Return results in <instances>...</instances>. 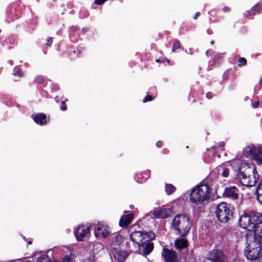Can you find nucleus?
Masks as SVG:
<instances>
[{
	"instance_id": "8",
	"label": "nucleus",
	"mask_w": 262,
	"mask_h": 262,
	"mask_svg": "<svg viewBox=\"0 0 262 262\" xmlns=\"http://www.w3.org/2000/svg\"><path fill=\"white\" fill-rule=\"evenodd\" d=\"M262 249V245L259 242H253L250 245V250L247 251L246 255L248 259L254 260L259 257Z\"/></svg>"
},
{
	"instance_id": "2",
	"label": "nucleus",
	"mask_w": 262,
	"mask_h": 262,
	"mask_svg": "<svg viewBox=\"0 0 262 262\" xmlns=\"http://www.w3.org/2000/svg\"><path fill=\"white\" fill-rule=\"evenodd\" d=\"M237 176L242 184L247 187L254 186L259 179L255 166L252 164L242 163Z\"/></svg>"
},
{
	"instance_id": "27",
	"label": "nucleus",
	"mask_w": 262,
	"mask_h": 262,
	"mask_svg": "<svg viewBox=\"0 0 262 262\" xmlns=\"http://www.w3.org/2000/svg\"><path fill=\"white\" fill-rule=\"evenodd\" d=\"M38 262H43V261H40ZM54 262H73V260L72 258H71L70 257L67 256L64 258V259L62 261H54Z\"/></svg>"
},
{
	"instance_id": "16",
	"label": "nucleus",
	"mask_w": 262,
	"mask_h": 262,
	"mask_svg": "<svg viewBox=\"0 0 262 262\" xmlns=\"http://www.w3.org/2000/svg\"><path fill=\"white\" fill-rule=\"evenodd\" d=\"M254 233V239L256 242H259L262 245V222L254 227L252 230H249Z\"/></svg>"
},
{
	"instance_id": "5",
	"label": "nucleus",
	"mask_w": 262,
	"mask_h": 262,
	"mask_svg": "<svg viewBox=\"0 0 262 262\" xmlns=\"http://www.w3.org/2000/svg\"><path fill=\"white\" fill-rule=\"evenodd\" d=\"M210 189L208 185L201 184L192 190L190 199L194 203L201 204L210 198Z\"/></svg>"
},
{
	"instance_id": "32",
	"label": "nucleus",
	"mask_w": 262,
	"mask_h": 262,
	"mask_svg": "<svg viewBox=\"0 0 262 262\" xmlns=\"http://www.w3.org/2000/svg\"><path fill=\"white\" fill-rule=\"evenodd\" d=\"M230 10V8H229V7H225L223 8V11H224V12H229Z\"/></svg>"
},
{
	"instance_id": "26",
	"label": "nucleus",
	"mask_w": 262,
	"mask_h": 262,
	"mask_svg": "<svg viewBox=\"0 0 262 262\" xmlns=\"http://www.w3.org/2000/svg\"><path fill=\"white\" fill-rule=\"evenodd\" d=\"M247 63V60L244 58H239L238 60V65L240 67L246 65Z\"/></svg>"
},
{
	"instance_id": "33",
	"label": "nucleus",
	"mask_w": 262,
	"mask_h": 262,
	"mask_svg": "<svg viewBox=\"0 0 262 262\" xmlns=\"http://www.w3.org/2000/svg\"><path fill=\"white\" fill-rule=\"evenodd\" d=\"M259 104V102L258 101L256 102L253 104V107L254 108H257Z\"/></svg>"
},
{
	"instance_id": "9",
	"label": "nucleus",
	"mask_w": 262,
	"mask_h": 262,
	"mask_svg": "<svg viewBox=\"0 0 262 262\" xmlns=\"http://www.w3.org/2000/svg\"><path fill=\"white\" fill-rule=\"evenodd\" d=\"M91 227H94L95 236L96 237L105 238L107 237L110 233V228L106 224L103 223H98L96 224H93Z\"/></svg>"
},
{
	"instance_id": "7",
	"label": "nucleus",
	"mask_w": 262,
	"mask_h": 262,
	"mask_svg": "<svg viewBox=\"0 0 262 262\" xmlns=\"http://www.w3.org/2000/svg\"><path fill=\"white\" fill-rule=\"evenodd\" d=\"M215 214L220 222L227 223L232 216V212L227 204L222 202L216 206Z\"/></svg>"
},
{
	"instance_id": "38",
	"label": "nucleus",
	"mask_w": 262,
	"mask_h": 262,
	"mask_svg": "<svg viewBox=\"0 0 262 262\" xmlns=\"http://www.w3.org/2000/svg\"><path fill=\"white\" fill-rule=\"evenodd\" d=\"M259 84L262 85V77L259 80Z\"/></svg>"
},
{
	"instance_id": "28",
	"label": "nucleus",
	"mask_w": 262,
	"mask_h": 262,
	"mask_svg": "<svg viewBox=\"0 0 262 262\" xmlns=\"http://www.w3.org/2000/svg\"><path fill=\"white\" fill-rule=\"evenodd\" d=\"M152 97L150 95H147L146 96L144 99H143V102H148V101H150L151 100H152Z\"/></svg>"
},
{
	"instance_id": "25",
	"label": "nucleus",
	"mask_w": 262,
	"mask_h": 262,
	"mask_svg": "<svg viewBox=\"0 0 262 262\" xmlns=\"http://www.w3.org/2000/svg\"><path fill=\"white\" fill-rule=\"evenodd\" d=\"M181 48V43L178 40L174 41L173 44V46L172 48V51L174 52L177 49H180Z\"/></svg>"
},
{
	"instance_id": "1",
	"label": "nucleus",
	"mask_w": 262,
	"mask_h": 262,
	"mask_svg": "<svg viewBox=\"0 0 262 262\" xmlns=\"http://www.w3.org/2000/svg\"><path fill=\"white\" fill-rule=\"evenodd\" d=\"M155 234L152 232L134 231L130 235L132 241L136 244L139 253L147 255L152 251L154 244L150 242L154 239Z\"/></svg>"
},
{
	"instance_id": "15",
	"label": "nucleus",
	"mask_w": 262,
	"mask_h": 262,
	"mask_svg": "<svg viewBox=\"0 0 262 262\" xmlns=\"http://www.w3.org/2000/svg\"><path fill=\"white\" fill-rule=\"evenodd\" d=\"M224 195L225 196L232 199H236L238 196V190L234 186L226 188L224 191Z\"/></svg>"
},
{
	"instance_id": "17",
	"label": "nucleus",
	"mask_w": 262,
	"mask_h": 262,
	"mask_svg": "<svg viewBox=\"0 0 262 262\" xmlns=\"http://www.w3.org/2000/svg\"><path fill=\"white\" fill-rule=\"evenodd\" d=\"M134 214L133 213L123 215L119 220V226L123 228L127 227L132 222Z\"/></svg>"
},
{
	"instance_id": "31",
	"label": "nucleus",
	"mask_w": 262,
	"mask_h": 262,
	"mask_svg": "<svg viewBox=\"0 0 262 262\" xmlns=\"http://www.w3.org/2000/svg\"><path fill=\"white\" fill-rule=\"evenodd\" d=\"M62 105L60 107V109L63 111H64L67 110V106L64 105V103L65 102L63 101H62Z\"/></svg>"
},
{
	"instance_id": "37",
	"label": "nucleus",
	"mask_w": 262,
	"mask_h": 262,
	"mask_svg": "<svg viewBox=\"0 0 262 262\" xmlns=\"http://www.w3.org/2000/svg\"><path fill=\"white\" fill-rule=\"evenodd\" d=\"M219 146L220 147L224 146V143L223 142H221L219 143Z\"/></svg>"
},
{
	"instance_id": "14",
	"label": "nucleus",
	"mask_w": 262,
	"mask_h": 262,
	"mask_svg": "<svg viewBox=\"0 0 262 262\" xmlns=\"http://www.w3.org/2000/svg\"><path fill=\"white\" fill-rule=\"evenodd\" d=\"M171 210L169 209L162 208L152 211V215L155 218L164 219L170 215Z\"/></svg>"
},
{
	"instance_id": "11",
	"label": "nucleus",
	"mask_w": 262,
	"mask_h": 262,
	"mask_svg": "<svg viewBox=\"0 0 262 262\" xmlns=\"http://www.w3.org/2000/svg\"><path fill=\"white\" fill-rule=\"evenodd\" d=\"M74 233L78 241H82L84 237L90 236V227L88 226H79L75 229Z\"/></svg>"
},
{
	"instance_id": "18",
	"label": "nucleus",
	"mask_w": 262,
	"mask_h": 262,
	"mask_svg": "<svg viewBox=\"0 0 262 262\" xmlns=\"http://www.w3.org/2000/svg\"><path fill=\"white\" fill-rule=\"evenodd\" d=\"M46 116L41 113H38L35 115L33 119L34 121L37 124L39 125H43L46 123L47 120Z\"/></svg>"
},
{
	"instance_id": "42",
	"label": "nucleus",
	"mask_w": 262,
	"mask_h": 262,
	"mask_svg": "<svg viewBox=\"0 0 262 262\" xmlns=\"http://www.w3.org/2000/svg\"><path fill=\"white\" fill-rule=\"evenodd\" d=\"M15 261V260H12V261H9V262H14V261Z\"/></svg>"
},
{
	"instance_id": "34",
	"label": "nucleus",
	"mask_w": 262,
	"mask_h": 262,
	"mask_svg": "<svg viewBox=\"0 0 262 262\" xmlns=\"http://www.w3.org/2000/svg\"><path fill=\"white\" fill-rule=\"evenodd\" d=\"M162 142H161V141H158V142H157V143H156V145H157V147H161V146H162Z\"/></svg>"
},
{
	"instance_id": "36",
	"label": "nucleus",
	"mask_w": 262,
	"mask_h": 262,
	"mask_svg": "<svg viewBox=\"0 0 262 262\" xmlns=\"http://www.w3.org/2000/svg\"><path fill=\"white\" fill-rule=\"evenodd\" d=\"M206 97L208 98H211V94L210 93L206 94Z\"/></svg>"
},
{
	"instance_id": "22",
	"label": "nucleus",
	"mask_w": 262,
	"mask_h": 262,
	"mask_svg": "<svg viewBox=\"0 0 262 262\" xmlns=\"http://www.w3.org/2000/svg\"><path fill=\"white\" fill-rule=\"evenodd\" d=\"M176 190V188L171 184H166L165 186V191L168 194H170Z\"/></svg>"
},
{
	"instance_id": "29",
	"label": "nucleus",
	"mask_w": 262,
	"mask_h": 262,
	"mask_svg": "<svg viewBox=\"0 0 262 262\" xmlns=\"http://www.w3.org/2000/svg\"><path fill=\"white\" fill-rule=\"evenodd\" d=\"M35 80L37 83H41L42 81L43 80V78L41 76H39L35 78Z\"/></svg>"
},
{
	"instance_id": "20",
	"label": "nucleus",
	"mask_w": 262,
	"mask_h": 262,
	"mask_svg": "<svg viewBox=\"0 0 262 262\" xmlns=\"http://www.w3.org/2000/svg\"><path fill=\"white\" fill-rule=\"evenodd\" d=\"M129 255L127 251L120 250L117 253V260L118 262H124Z\"/></svg>"
},
{
	"instance_id": "21",
	"label": "nucleus",
	"mask_w": 262,
	"mask_h": 262,
	"mask_svg": "<svg viewBox=\"0 0 262 262\" xmlns=\"http://www.w3.org/2000/svg\"><path fill=\"white\" fill-rule=\"evenodd\" d=\"M262 11V7L259 4H256L250 11V14L254 15L256 13H259Z\"/></svg>"
},
{
	"instance_id": "19",
	"label": "nucleus",
	"mask_w": 262,
	"mask_h": 262,
	"mask_svg": "<svg viewBox=\"0 0 262 262\" xmlns=\"http://www.w3.org/2000/svg\"><path fill=\"white\" fill-rule=\"evenodd\" d=\"M174 244L178 249H181L187 246L188 242L185 239H178L175 241Z\"/></svg>"
},
{
	"instance_id": "30",
	"label": "nucleus",
	"mask_w": 262,
	"mask_h": 262,
	"mask_svg": "<svg viewBox=\"0 0 262 262\" xmlns=\"http://www.w3.org/2000/svg\"><path fill=\"white\" fill-rule=\"evenodd\" d=\"M52 43V38L51 37L47 39V42L46 43V45L47 46H50Z\"/></svg>"
},
{
	"instance_id": "41",
	"label": "nucleus",
	"mask_w": 262,
	"mask_h": 262,
	"mask_svg": "<svg viewBox=\"0 0 262 262\" xmlns=\"http://www.w3.org/2000/svg\"><path fill=\"white\" fill-rule=\"evenodd\" d=\"M31 242H29L28 244H31Z\"/></svg>"
},
{
	"instance_id": "6",
	"label": "nucleus",
	"mask_w": 262,
	"mask_h": 262,
	"mask_svg": "<svg viewBox=\"0 0 262 262\" xmlns=\"http://www.w3.org/2000/svg\"><path fill=\"white\" fill-rule=\"evenodd\" d=\"M243 154L247 157L253 158L259 165L262 164V145H248L244 149Z\"/></svg>"
},
{
	"instance_id": "10",
	"label": "nucleus",
	"mask_w": 262,
	"mask_h": 262,
	"mask_svg": "<svg viewBox=\"0 0 262 262\" xmlns=\"http://www.w3.org/2000/svg\"><path fill=\"white\" fill-rule=\"evenodd\" d=\"M208 258L213 262H228L223 252L217 249H214L209 252Z\"/></svg>"
},
{
	"instance_id": "40",
	"label": "nucleus",
	"mask_w": 262,
	"mask_h": 262,
	"mask_svg": "<svg viewBox=\"0 0 262 262\" xmlns=\"http://www.w3.org/2000/svg\"><path fill=\"white\" fill-rule=\"evenodd\" d=\"M213 43H214V42H213V41H212L211 42V44H213Z\"/></svg>"
},
{
	"instance_id": "12",
	"label": "nucleus",
	"mask_w": 262,
	"mask_h": 262,
	"mask_svg": "<svg viewBox=\"0 0 262 262\" xmlns=\"http://www.w3.org/2000/svg\"><path fill=\"white\" fill-rule=\"evenodd\" d=\"M162 256L165 262H178L177 253L173 250L164 248Z\"/></svg>"
},
{
	"instance_id": "24",
	"label": "nucleus",
	"mask_w": 262,
	"mask_h": 262,
	"mask_svg": "<svg viewBox=\"0 0 262 262\" xmlns=\"http://www.w3.org/2000/svg\"><path fill=\"white\" fill-rule=\"evenodd\" d=\"M13 74L14 76H18L20 77L23 76V73L21 71L18 67H15L14 69Z\"/></svg>"
},
{
	"instance_id": "13",
	"label": "nucleus",
	"mask_w": 262,
	"mask_h": 262,
	"mask_svg": "<svg viewBox=\"0 0 262 262\" xmlns=\"http://www.w3.org/2000/svg\"><path fill=\"white\" fill-rule=\"evenodd\" d=\"M233 163V161L232 162V163ZM232 169V165L231 162H227L217 167L218 173L224 178H227L229 177L230 172Z\"/></svg>"
},
{
	"instance_id": "39",
	"label": "nucleus",
	"mask_w": 262,
	"mask_h": 262,
	"mask_svg": "<svg viewBox=\"0 0 262 262\" xmlns=\"http://www.w3.org/2000/svg\"><path fill=\"white\" fill-rule=\"evenodd\" d=\"M156 61L157 62H160V60H159V59H156Z\"/></svg>"
},
{
	"instance_id": "35",
	"label": "nucleus",
	"mask_w": 262,
	"mask_h": 262,
	"mask_svg": "<svg viewBox=\"0 0 262 262\" xmlns=\"http://www.w3.org/2000/svg\"><path fill=\"white\" fill-rule=\"evenodd\" d=\"M200 12H196L194 16V18L196 19L197 17L200 16Z\"/></svg>"
},
{
	"instance_id": "3",
	"label": "nucleus",
	"mask_w": 262,
	"mask_h": 262,
	"mask_svg": "<svg viewBox=\"0 0 262 262\" xmlns=\"http://www.w3.org/2000/svg\"><path fill=\"white\" fill-rule=\"evenodd\" d=\"M262 223V213L255 211L244 212L239 219V225L248 231L252 230L253 228Z\"/></svg>"
},
{
	"instance_id": "4",
	"label": "nucleus",
	"mask_w": 262,
	"mask_h": 262,
	"mask_svg": "<svg viewBox=\"0 0 262 262\" xmlns=\"http://www.w3.org/2000/svg\"><path fill=\"white\" fill-rule=\"evenodd\" d=\"M192 224V222L188 216L180 214L177 215L173 219L171 227L178 235L184 236L189 232Z\"/></svg>"
},
{
	"instance_id": "23",
	"label": "nucleus",
	"mask_w": 262,
	"mask_h": 262,
	"mask_svg": "<svg viewBox=\"0 0 262 262\" xmlns=\"http://www.w3.org/2000/svg\"><path fill=\"white\" fill-rule=\"evenodd\" d=\"M124 241H125V238L123 236L119 234L116 235V245H120L123 243Z\"/></svg>"
}]
</instances>
